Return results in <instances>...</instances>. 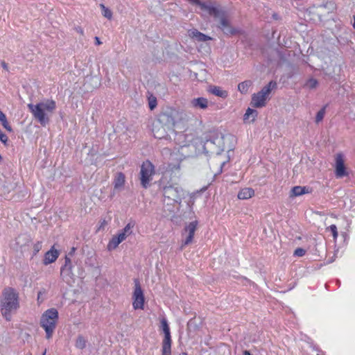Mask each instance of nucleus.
Masks as SVG:
<instances>
[{"instance_id": "1", "label": "nucleus", "mask_w": 355, "mask_h": 355, "mask_svg": "<svg viewBox=\"0 0 355 355\" xmlns=\"http://www.w3.org/2000/svg\"><path fill=\"white\" fill-rule=\"evenodd\" d=\"M192 3L198 6L200 10L209 16L218 19V28L227 35H235L241 33V30L234 28L230 21L227 12L219 5L211 2H202L200 0H189Z\"/></svg>"}, {"instance_id": "2", "label": "nucleus", "mask_w": 355, "mask_h": 355, "mask_svg": "<svg viewBox=\"0 0 355 355\" xmlns=\"http://www.w3.org/2000/svg\"><path fill=\"white\" fill-rule=\"evenodd\" d=\"M27 107L34 119L42 126L45 127L49 123L57 106L54 100L46 99L36 104L28 103Z\"/></svg>"}, {"instance_id": "3", "label": "nucleus", "mask_w": 355, "mask_h": 355, "mask_svg": "<svg viewBox=\"0 0 355 355\" xmlns=\"http://www.w3.org/2000/svg\"><path fill=\"white\" fill-rule=\"evenodd\" d=\"M0 306L2 316L10 321L12 313L19 308V294L15 288L10 286L3 288Z\"/></svg>"}, {"instance_id": "4", "label": "nucleus", "mask_w": 355, "mask_h": 355, "mask_svg": "<svg viewBox=\"0 0 355 355\" xmlns=\"http://www.w3.org/2000/svg\"><path fill=\"white\" fill-rule=\"evenodd\" d=\"M159 190L164 196V202L167 199L169 202L167 204H180L182 201V193L183 190L178 187H174L172 184L166 182V177H162L159 180Z\"/></svg>"}, {"instance_id": "5", "label": "nucleus", "mask_w": 355, "mask_h": 355, "mask_svg": "<svg viewBox=\"0 0 355 355\" xmlns=\"http://www.w3.org/2000/svg\"><path fill=\"white\" fill-rule=\"evenodd\" d=\"M58 318V311L55 308L49 309L42 313L40 318V324L45 331L46 339L52 338L56 328Z\"/></svg>"}, {"instance_id": "6", "label": "nucleus", "mask_w": 355, "mask_h": 355, "mask_svg": "<svg viewBox=\"0 0 355 355\" xmlns=\"http://www.w3.org/2000/svg\"><path fill=\"white\" fill-rule=\"evenodd\" d=\"M277 88V83L271 80L268 85L264 86L261 91L255 93L252 96L251 105L254 107L259 108L266 105V101L272 89Z\"/></svg>"}, {"instance_id": "7", "label": "nucleus", "mask_w": 355, "mask_h": 355, "mask_svg": "<svg viewBox=\"0 0 355 355\" xmlns=\"http://www.w3.org/2000/svg\"><path fill=\"white\" fill-rule=\"evenodd\" d=\"M160 329L164 334L162 343V355H171L172 339L170 327L166 318H161Z\"/></svg>"}, {"instance_id": "8", "label": "nucleus", "mask_w": 355, "mask_h": 355, "mask_svg": "<svg viewBox=\"0 0 355 355\" xmlns=\"http://www.w3.org/2000/svg\"><path fill=\"white\" fill-rule=\"evenodd\" d=\"M154 174V165L149 160L144 162L140 170L141 184L144 188L146 189L149 187L150 182L152 180Z\"/></svg>"}, {"instance_id": "9", "label": "nucleus", "mask_w": 355, "mask_h": 355, "mask_svg": "<svg viewBox=\"0 0 355 355\" xmlns=\"http://www.w3.org/2000/svg\"><path fill=\"white\" fill-rule=\"evenodd\" d=\"M135 287L132 293V306L135 310L144 309L145 297L144 291L141 288L139 281L137 279L134 280Z\"/></svg>"}, {"instance_id": "10", "label": "nucleus", "mask_w": 355, "mask_h": 355, "mask_svg": "<svg viewBox=\"0 0 355 355\" xmlns=\"http://www.w3.org/2000/svg\"><path fill=\"white\" fill-rule=\"evenodd\" d=\"M73 266L71 258L68 256L64 257V263L60 268V277L67 284L74 282V274L73 272Z\"/></svg>"}, {"instance_id": "11", "label": "nucleus", "mask_w": 355, "mask_h": 355, "mask_svg": "<svg viewBox=\"0 0 355 355\" xmlns=\"http://www.w3.org/2000/svg\"><path fill=\"white\" fill-rule=\"evenodd\" d=\"M225 136L218 131H210L205 137V145L208 143L216 145L218 151H223Z\"/></svg>"}, {"instance_id": "12", "label": "nucleus", "mask_w": 355, "mask_h": 355, "mask_svg": "<svg viewBox=\"0 0 355 355\" xmlns=\"http://www.w3.org/2000/svg\"><path fill=\"white\" fill-rule=\"evenodd\" d=\"M185 116L186 114L183 111L177 109H170L162 115L163 117L166 118V122L173 126L184 120Z\"/></svg>"}, {"instance_id": "13", "label": "nucleus", "mask_w": 355, "mask_h": 355, "mask_svg": "<svg viewBox=\"0 0 355 355\" xmlns=\"http://www.w3.org/2000/svg\"><path fill=\"white\" fill-rule=\"evenodd\" d=\"M335 174L337 178H343L347 175L345 166L344 155L343 153H338L335 158Z\"/></svg>"}, {"instance_id": "14", "label": "nucleus", "mask_w": 355, "mask_h": 355, "mask_svg": "<svg viewBox=\"0 0 355 355\" xmlns=\"http://www.w3.org/2000/svg\"><path fill=\"white\" fill-rule=\"evenodd\" d=\"M197 225H198V221L194 220V221L191 222L188 225H187L184 227V232L187 233L188 235L186 237L185 240L182 241L180 250H182L184 246L190 244L192 242L195 232L197 228Z\"/></svg>"}, {"instance_id": "15", "label": "nucleus", "mask_w": 355, "mask_h": 355, "mask_svg": "<svg viewBox=\"0 0 355 355\" xmlns=\"http://www.w3.org/2000/svg\"><path fill=\"white\" fill-rule=\"evenodd\" d=\"M59 254L58 250L55 249L54 245L52 246L51 248L45 253L43 263L46 266L55 262L58 258Z\"/></svg>"}, {"instance_id": "16", "label": "nucleus", "mask_w": 355, "mask_h": 355, "mask_svg": "<svg viewBox=\"0 0 355 355\" xmlns=\"http://www.w3.org/2000/svg\"><path fill=\"white\" fill-rule=\"evenodd\" d=\"M189 36L198 42H206L207 40H211V37L198 31L197 29L193 28L188 31Z\"/></svg>"}, {"instance_id": "17", "label": "nucleus", "mask_w": 355, "mask_h": 355, "mask_svg": "<svg viewBox=\"0 0 355 355\" xmlns=\"http://www.w3.org/2000/svg\"><path fill=\"white\" fill-rule=\"evenodd\" d=\"M125 176L122 172H118L115 174L113 180L114 189L121 191L125 185Z\"/></svg>"}, {"instance_id": "18", "label": "nucleus", "mask_w": 355, "mask_h": 355, "mask_svg": "<svg viewBox=\"0 0 355 355\" xmlns=\"http://www.w3.org/2000/svg\"><path fill=\"white\" fill-rule=\"evenodd\" d=\"M312 191V188L309 187L295 186L291 191L290 197L293 198L300 196L304 194L311 193Z\"/></svg>"}, {"instance_id": "19", "label": "nucleus", "mask_w": 355, "mask_h": 355, "mask_svg": "<svg viewBox=\"0 0 355 355\" xmlns=\"http://www.w3.org/2000/svg\"><path fill=\"white\" fill-rule=\"evenodd\" d=\"M180 164L181 160L177 159L174 162H170L168 164L165 173L164 174L163 177H165L166 173H171V175L175 174L177 175L180 171Z\"/></svg>"}, {"instance_id": "20", "label": "nucleus", "mask_w": 355, "mask_h": 355, "mask_svg": "<svg viewBox=\"0 0 355 355\" xmlns=\"http://www.w3.org/2000/svg\"><path fill=\"white\" fill-rule=\"evenodd\" d=\"M209 104V101L206 98L204 97H198L196 98H193L191 101V105L194 108H200L205 110L207 108Z\"/></svg>"}, {"instance_id": "21", "label": "nucleus", "mask_w": 355, "mask_h": 355, "mask_svg": "<svg viewBox=\"0 0 355 355\" xmlns=\"http://www.w3.org/2000/svg\"><path fill=\"white\" fill-rule=\"evenodd\" d=\"M254 196V190L252 188L246 187L241 189L238 193V198L241 200H248Z\"/></svg>"}, {"instance_id": "22", "label": "nucleus", "mask_w": 355, "mask_h": 355, "mask_svg": "<svg viewBox=\"0 0 355 355\" xmlns=\"http://www.w3.org/2000/svg\"><path fill=\"white\" fill-rule=\"evenodd\" d=\"M209 92L214 96L222 98H226L228 96V92L226 90L223 89L219 86L210 87Z\"/></svg>"}, {"instance_id": "23", "label": "nucleus", "mask_w": 355, "mask_h": 355, "mask_svg": "<svg viewBox=\"0 0 355 355\" xmlns=\"http://www.w3.org/2000/svg\"><path fill=\"white\" fill-rule=\"evenodd\" d=\"M252 85V82L250 80H245L240 83L238 85V90L243 94H245L248 92V89Z\"/></svg>"}, {"instance_id": "24", "label": "nucleus", "mask_w": 355, "mask_h": 355, "mask_svg": "<svg viewBox=\"0 0 355 355\" xmlns=\"http://www.w3.org/2000/svg\"><path fill=\"white\" fill-rule=\"evenodd\" d=\"M258 112L256 110H253L251 108H248L246 110L244 116L243 120H249L251 118V121H254L256 117L257 116Z\"/></svg>"}, {"instance_id": "25", "label": "nucleus", "mask_w": 355, "mask_h": 355, "mask_svg": "<svg viewBox=\"0 0 355 355\" xmlns=\"http://www.w3.org/2000/svg\"><path fill=\"white\" fill-rule=\"evenodd\" d=\"M0 121L3 127L8 132L12 131L11 125L9 124L6 114L0 110Z\"/></svg>"}, {"instance_id": "26", "label": "nucleus", "mask_w": 355, "mask_h": 355, "mask_svg": "<svg viewBox=\"0 0 355 355\" xmlns=\"http://www.w3.org/2000/svg\"><path fill=\"white\" fill-rule=\"evenodd\" d=\"M121 242L117 239L116 235L113 236L107 244L108 250L116 249Z\"/></svg>"}, {"instance_id": "27", "label": "nucleus", "mask_w": 355, "mask_h": 355, "mask_svg": "<svg viewBox=\"0 0 355 355\" xmlns=\"http://www.w3.org/2000/svg\"><path fill=\"white\" fill-rule=\"evenodd\" d=\"M86 340L83 336H78L75 343V346L78 349H83L86 347Z\"/></svg>"}, {"instance_id": "28", "label": "nucleus", "mask_w": 355, "mask_h": 355, "mask_svg": "<svg viewBox=\"0 0 355 355\" xmlns=\"http://www.w3.org/2000/svg\"><path fill=\"white\" fill-rule=\"evenodd\" d=\"M327 106V105H324L317 112L316 116H315V123H319L320 122H321L323 120L325 113H326Z\"/></svg>"}, {"instance_id": "29", "label": "nucleus", "mask_w": 355, "mask_h": 355, "mask_svg": "<svg viewBox=\"0 0 355 355\" xmlns=\"http://www.w3.org/2000/svg\"><path fill=\"white\" fill-rule=\"evenodd\" d=\"M135 226L134 223H128L125 227L121 230V232L124 233L125 236L127 237L132 233V228Z\"/></svg>"}, {"instance_id": "30", "label": "nucleus", "mask_w": 355, "mask_h": 355, "mask_svg": "<svg viewBox=\"0 0 355 355\" xmlns=\"http://www.w3.org/2000/svg\"><path fill=\"white\" fill-rule=\"evenodd\" d=\"M318 85V80L313 78H311L309 80H307L304 86L310 89H312L316 88Z\"/></svg>"}, {"instance_id": "31", "label": "nucleus", "mask_w": 355, "mask_h": 355, "mask_svg": "<svg viewBox=\"0 0 355 355\" xmlns=\"http://www.w3.org/2000/svg\"><path fill=\"white\" fill-rule=\"evenodd\" d=\"M100 6L102 8V14H103V15L105 17L110 19L112 17V11L109 8H106L103 3L100 4Z\"/></svg>"}, {"instance_id": "32", "label": "nucleus", "mask_w": 355, "mask_h": 355, "mask_svg": "<svg viewBox=\"0 0 355 355\" xmlns=\"http://www.w3.org/2000/svg\"><path fill=\"white\" fill-rule=\"evenodd\" d=\"M42 241H37L33 245V253L34 255L37 254L42 249Z\"/></svg>"}, {"instance_id": "33", "label": "nucleus", "mask_w": 355, "mask_h": 355, "mask_svg": "<svg viewBox=\"0 0 355 355\" xmlns=\"http://www.w3.org/2000/svg\"><path fill=\"white\" fill-rule=\"evenodd\" d=\"M306 253V250L303 248H297V249H295V250L294 251V256H296V257H303Z\"/></svg>"}, {"instance_id": "34", "label": "nucleus", "mask_w": 355, "mask_h": 355, "mask_svg": "<svg viewBox=\"0 0 355 355\" xmlns=\"http://www.w3.org/2000/svg\"><path fill=\"white\" fill-rule=\"evenodd\" d=\"M329 230L332 233L334 238L336 239L338 237V230L336 225H331L329 227Z\"/></svg>"}, {"instance_id": "35", "label": "nucleus", "mask_w": 355, "mask_h": 355, "mask_svg": "<svg viewBox=\"0 0 355 355\" xmlns=\"http://www.w3.org/2000/svg\"><path fill=\"white\" fill-rule=\"evenodd\" d=\"M8 138L7 135L1 132L0 130V141L6 146H7Z\"/></svg>"}, {"instance_id": "36", "label": "nucleus", "mask_w": 355, "mask_h": 355, "mask_svg": "<svg viewBox=\"0 0 355 355\" xmlns=\"http://www.w3.org/2000/svg\"><path fill=\"white\" fill-rule=\"evenodd\" d=\"M194 202H195V198H194V195H193V194H192V195H191V196H190V199H189V200L188 201V203H187V204H188L189 207L190 208H191V207H192V206L193 205Z\"/></svg>"}, {"instance_id": "37", "label": "nucleus", "mask_w": 355, "mask_h": 355, "mask_svg": "<svg viewBox=\"0 0 355 355\" xmlns=\"http://www.w3.org/2000/svg\"><path fill=\"white\" fill-rule=\"evenodd\" d=\"M117 236V239L121 241V242H123L127 237L125 236L124 233H122V232H119V234L117 235H116Z\"/></svg>"}, {"instance_id": "38", "label": "nucleus", "mask_w": 355, "mask_h": 355, "mask_svg": "<svg viewBox=\"0 0 355 355\" xmlns=\"http://www.w3.org/2000/svg\"><path fill=\"white\" fill-rule=\"evenodd\" d=\"M74 30H75V31H76V32H77L78 33H79V34H80V35H84V30H83V28L81 26H76V27L74 28Z\"/></svg>"}, {"instance_id": "39", "label": "nucleus", "mask_w": 355, "mask_h": 355, "mask_svg": "<svg viewBox=\"0 0 355 355\" xmlns=\"http://www.w3.org/2000/svg\"><path fill=\"white\" fill-rule=\"evenodd\" d=\"M45 294V291H39L38 293H37V301L39 302H42L43 301V300L42 298V296L44 295Z\"/></svg>"}, {"instance_id": "40", "label": "nucleus", "mask_w": 355, "mask_h": 355, "mask_svg": "<svg viewBox=\"0 0 355 355\" xmlns=\"http://www.w3.org/2000/svg\"><path fill=\"white\" fill-rule=\"evenodd\" d=\"M156 99H154L153 101H150L149 102V107L150 110H153L156 106Z\"/></svg>"}, {"instance_id": "41", "label": "nucleus", "mask_w": 355, "mask_h": 355, "mask_svg": "<svg viewBox=\"0 0 355 355\" xmlns=\"http://www.w3.org/2000/svg\"><path fill=\"white\" fill-rule=\"evenodd\" d=\"M1 65L3 69H5L6 71H8V64L5 61H1Z\"/></svg>"}, {"instance_id": "42", "label": "nucleus", "mask_w": 355, "mask_h": 355, "mask_svg": "<svg viewBox=\"0 0 355 355\" xmlns=\"http://www.w3.org/2000/svg\"><path fill=\"white\" fill-rule=\"evenodd\" d=\"M75 250H76V248H72L71 251L69 252V254L67 256H68L69 257H72L73 253H74V252H75Z\"/></svg>"}, {"instance_id": "43", "label": "nucleus", "mask_w": 355, "mask_h": 355, "mask_svg": "<svg viewBox=\"0 0 355 355\" xmlns=\"http://www.w3.org/2000/svg\"><path fill=\"white\" fill-rule=\"evenodd\" d=\"M95 44L96 45H101L102 44V42H101L99 37H95Z\"/></svg>"}, {"instance_id": "44", "label": "nucleus", "mask_w": 355, "mask_h": 355, "mask_svg": "<svg viewBox=\"0 0 355 355\" xmlns=\"http://www.w3.org/2000/svg\"><path fill=\"white\" fill-rule=\"evenodd\" d=\"M243 355H252L249 351H244Z\"/></svg>"}, {"instance_id": "45", "label": "nucleus", "mask_w": 355, "mask_h": 355, "mask_svg": "<svg viewBox=\"0 0 355 355\" xmlns=\"http://www.w3.org/2000/svg\"><path fill=\"white\" fill-rule=\"evenodd\" d=\"M272 17H273V18H274L275 19H278V18H279V17H278V15H277V14H273Z\"/></svg>"}, {"instance_id": "46", "label": "nucleus", "mask_w": 355, "mask_h": 355, "mask_svg": "<svg viewBox=\"0 0 355 355\" xmlns=\"http://www.w3.org/2000/svg\"><path fill=\"white\" fill-rule=\"evenodd\" d=\"M353 19H354L353 27L355 29V14L353 15Z\"/></svg>"}, {"instance_id": "47", "label": "nucleus", "mask_w": 355, "mask_h": 355, "mask_svg": "<svg viewBox=\"0 0 355 355\" xmlns=\"http://www.w3.org/2000/svg\"><path fill=\"white\" fill-rule=\"evenodd\" d=\"M154 135H155V137H156V138L161 139L162 137H160V136H157L155 134H154Z\"/></svg>"}, {"instance_id": "48", "label": "nucleus", "mask_w": 355, "mask_h": 355, "mask_svg": "<svg viewBox=\"0 0 355 355\" xmlns=\"http://www.w3.org/2000/svg\"><path fill=\"white\" fill-rule=\"evenodd\" d=\"M180 355H188L186 352H182Z\"/></svg>"}, {"instance_id": "49", "label": "nucleus", "mask_w": 355, "mask_h": 355, "mask_svg": "<svg viewBox=\"0 0 355 355\" xmlns=\"http://www.w3.org/2000/svg\"><path fill=\"white\" fill-rule=\"evenodd\" d=\"M24 355H32V354L30 352H28L26 353Z\"/></svg>"}, {"instance_id": "50", "label": "nucleus", "mask_w": 355, "mask_h": 355, "mask_svg": "<svg viewBox=\"0 0 355 355\" xmlns=\"http://www.w3.org/2000/svg\"><path fill=\"white\" fill-rule=\"evenodd\" d=\"M46 349H44V352H43L42 355H45V354H46Z\"/></svg>"}, {"instance_id": "51", "label": "nucleus", "mask_w": 355, "mask_h": 355, "mask_svg": "<svg viewBox=\"0 0 355 355\" xmlns=\"http://www.w3.org/2000/svg\"><path fill=\"white\" fill-rule=\"evenodd\" d=\"M2 160V157L1 155H0V162Z\"/></svg>"}, {"instance_id": "52", "label": "nucleus", "mask_w": 355, "mask_h": 355, "mask_svg": "<svg viewBox=\"0 0 355 355\" xmlns=\"http://www.w3.org/2000/svg\"><path fill=\"white\" fill-rule=\"evenodd\" d=\"M104 223H105V220L103 221L102 225H104Z\"/></svg>"}]
</instances>
